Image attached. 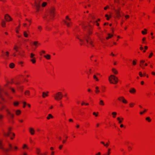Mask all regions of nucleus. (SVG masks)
<instances>
[{"label": "nucleus", "instance_id": "f257e3e1", "mask_svg": "<svg viewBox=\"0 0 155 155\" xmlns=\"http://www.w3.org/2000/svg\"><path fill=\"white\" fill-rule=\"evenodd\" d=\"M82 28L85 31H87L88 34L85 35L84 37V38L85 40L87 43L89 44L91 46H94L92 44V41L91 39L89 40L88 39H90V37L89 36V35L92 33V32L90 30L89 27H87L84 24H83L82 25Z\"/></svg>", "mask_w": 155, "mask_h": 155}, {"label": "nucleus", "instance_id": "f03ea898", "mask_svg": "<svg viewBox=\"0 0 155 155\" xmlns=\"http://www.w3.org/2000/svg\"><path fill=\"white\" fill-rule=\"evenodd\" d=\"M108 80L110 83L111 84H116L118 82V78L113 75H111L109 77Z\"/></svg>", "mask_w": 155, "mask_h": 155}, {"label": "nucleus", "instance_id": "7ed1b4c3", "mask_svg": "<svg viewBox=\"0 0 155 155\" xmlns=\"http://www.w3.org/2000/svg\"><path fill=\"white\" fill-rule=\"evenodd\" d=\"M53 97L55 100L59 101L62 99L63 95L61 92H59L54 94V95Z\"/></svg>", "mask_w": 155, "mask_h": 155}, {"label": "nucleus", "instance_id": "20e7f679", "mask_svg": "<svg viewBox=\"0 0 155 155\" xmlns=\"http://www.w3.org/2000/svg\"><path fill=\"white\" fill-rule=\"evenodd\" d=\"M11 128H9L8 129V132L6 133L4 131H3V135L5 137H8L10 136V134H11V135L10 136V138L12 140L13 138L12 137V136H13L14 137L15 136V134L14 133H12L11 132Z\"/></svg>", "mask_w": 155, "mask_h": 155}, {"label": "nucleus", "instance_id": "39448f33", "mask_svg": "<svg viewBox=\"0 0 155 155\" xmlns=\"http://www.w3.org/2000/svg\"><path fill=\"white\" fill-rule=\"evenodd\" d=\"M54 9L53 8H52L49 11V15H48L50 16L51 18H53L54 16Z\"/></svg>", "mask_w": 155, "mask_h": 155}, {"label": "nucleus", "instance_id": "423d86ee", "mask_svg": "<svg viewBox=\"0 0 155 155\" xmlns=\"http://www.w3.org/2000/svg\"><path fill=\"white\" fill-rule=\"evenodd\" d=\"M40 1L39 0H38L37 1L35 2V6L36 7V9L37 11H38L39 10V8L40 7Z\"/></svg>", "mask_w": 155, "mask_h": 155}, {"label": "nucleus", "instance_id": "0eeeda50", "mask_svg": "<svg viewBox=\"0 0 155 155\" xmlns=\"http://www.w3.org/2000/svg\"><path fill=\"white\" fill-rule=\"evenodd\" d=\"M0 149L2 150L5 153L6 155H8L7 152L8 151V149L4 148L2 145L1 142L0 141Z\"/></svg>", "mask_w": 155, "mask_h": 155}, {"label": "nucleus", "instance_id": "6e6552de", "mask_svg": "<svg viewBox=\"0 0 155 155\" xmlns=\"http://www.w3.org/2000/svg\"><path fill=\"white\" fill-rule=\"evenodd\" d=\"M120 9H119L118 10L115 9V12L117 17L118 18H119V17L121 16V15L120 14Z\"/></svg>", "mask_w": 155, "mask_h": 155}, {"label": "nucleus", "instance_id": "1a4fd4ad", "mask_svg": "<svg viewBox=\"0 0 155 155\" xmlns=\"http://www.w3.org/2000/svg\"><path fill=\"white\" fill-rule=\"evenodd\" d=\"M5 110L7 112L8 114L9 115L10 117L12 118H13L14 117V115L13 114L11 113L8 108H5Z\"/></svg>", "mask_w": 155, "mask_h": 155}, {"label": "nucleus", "instance_id": "9d476101", "mask_svg": "<svg viewBox=\"0 0 155 155\" xmlns=\"http://www.w3.org/2000/svg\"><path fill=\"white\" fill-rule=\"evenodd\" d=\"M5 18L7 21H9L12 20V18L11 17L8 15H5Z\"/></svg>", "mask_w": 155, "mask_h": 155}, {"label": "nucleus", "instance_id": "9b49d317", "mask_svg": "<svg viewBox=\"0 0 155 155\" xmlns=\"http://www.w3.org/2000/svg\"><path fill=\"white\" fill-rule=\"evenodd\" d=\"M29 131L31 135H33L34 134L35 130L33 128L31 127L29 129Z\"/></svg>", "mask_w": 155, "mask_h": 155}, {"label": "nucleus", "instance_id": "f8f14e48", "mask_svg": "<svg viewBox=\"0 0 155 155\" xmlns=\"http://www.w3.org/2000/svg\"><path fill=\"white\" fill-rule=\"evenodd\" d=\"M99 104L101 106H104V101L100 99H99Z\"/></svg>", "mask_w": 155, "mask_h": 155}, {"label": "nucleus", "instance_id": "ddd939ff", "mask_svg": "<svg viewBox=\"0 0 155 155\" xmlns=\"http://www.w3.org/2000/svg\"><path fill=\"white\" fill-rule=\"evenodd\" d=\"M48 91H47L46 93L45 92H42V97L43 98H45V97L48 96Z\"/></svg>", "mask_w": 155, "mask_h": 155}, {"label": "nucleus", "instance_id": "4468645a", "mask_svg": "<svg viewBox=\"0 0 155 155\" xmlns=\"http://www.w3.org/2000/svg\"><path fill=\"white\" fill-rule=\"evenodd\" d=\"M136 90L134 88H131L129 90V92L131 93H134L136 92Z\"/></svg>", "mask_w": 155, "mask_h": 155}, {"label": "nucleus", "instance_id": "2eb2a0df", "mask_svg": "<svg viewBox=\"0 0 155 155\" xmlns=\"http://www.w3.org/2000/svg\"><path fill=\"white\" fill-rule=\"evenodd\" d=\"M23 35L25 37L27 38L28 36V34L26 31H25L23 32Z\"/></svg>", "mask_w": 155, "mask_h": 155}, {"label": "nucleus", "instance_id": "dca6fc26", "mask_svg": "<svg viewBox=\"0 0 155 155\" xmlns=\"http://www.w3.org/2000/svg\"><path fill=\"white\" fill-rule=\"evenodd\" d=\"M121 98H123V102L124 104H127V101L123 97L121 96Z\"/></svg>", "mask_w": 155, "mask_h": 155}, {"label": "nucleus", "instance_id": "f3484780", "mask_svg": "<svg viewBox=\"0 0 155 155\" xmlns=\"http://www.w3.org/2000/svg\"><path fill=\"white\" fill-rule=\"evenodd\" d=\"M112 71L115 74H117L118 73L117 71L114 68H112Z\"/></svg>", "mask_w": 155, "mask_h": 155}, {"label": "nucleus", "instance_id": "a211bd4d", "mask_svg": "<svg viewBox=\"0 0 155 155\" xmlns=\"http://www.w3.org/2000/svg\"><path fill=\"white\" fill-rule=\"evenodd\" d=\"M108 36L106 38L107 39H108L111 38L113 36V35L110 34H108Z\"/></svg>", "mask_w": 155, "mask_h": 155}, {"label": "nucleus", "instance_id": "6ab92c4d", "mask_svg": "<svg viewBox=\"0 0 155 155\" xmlns=\"http://www.w3.org/2000/svg\"><path fill=\"white\" fill-rule=\"evenodd\" d=\"M53 117L51 114H49L48 116L47 117V119L48 120L50 118H53Z\"/></svg>", "mask_w": 155, "mask_h": 155}, {"label": "nucleus", "instance_id": "aec40b11", "mask_svg": "<svg viewBox=\"0 0 155 155\" xmlns=\"http://www.w3.org/2000/svg\"><path fill=\"white\" fill-rule=\"evenodd\" d=\"M101 143H102L105 147H107L109 145V144L107 143L106 144H105L104 142L103 141H101Z\"/></svg>", "mask_w": 155, "mask_h": 155}, {"label": "nucleus", "instance_id": "412c9836", "mask_svg": "<svg viewBox=\"0 0 155 155\" xmlns=\"http://www.w3.org/2000/svg\"><path fill=\"white\" fill-rule=\"evenodd\" d=\"M44 57L47 59H49L50 58V55L49 54H47L46 55H44Z\"/></svg>", "mask_w": 155, "mask_h": 155}, {"label": "nucleus", "instance_id": "4be33fe9", "mask_svg": "<svg viewBox=\"0 0 155 155\" xmlns=\"http://www.w3.org/2000/svg\"><path fill=\"white\" fill-rule=\"evenodd\" d=\"M1 25L2 27H4L5 26V22L3 20H2Z\"/></svg>", "mask_w": 155, "mask_h": 155}, {"label": "nucleus", "instance_id": "5701e85b", "mask_svg": "<svg viewBox=\"0 0 155 155\" xmlns=\"http://www.w3.org/2000/svg\"><path fill=\"white\" fill-rule=\"evenodd\" d=\"M36 149L37 154H40V152L41 151L38 148H36ZM40 154L42 155V154Z\"/></svg>", "mask_w": 155, "mask_h": 155}, {"label": "nucleus", "instance_id": "b1692460", "mask_svg": "<svg viewBox=\"0 0 155 155\" xmlns=\"http://www.w3.org/2000/svg\"><path fill=\"white\" fill-rule=\"evenodd\" d=\"M64 21L65 23L67 25L68 27L70 26V24L69 22L67 21Z\"/></svg>", "mask_w": 155, "mask_h": 155}, {"label": "nucleus", "instance_id": "393cba45", "mask_svg": "<svg viewBox=\"0 0 155 155\" xmlns=\"http://www.w3.org/2000/svg\"><path fill=\"white\" fill-rule=\"evenodd\" d=\"M76 38L78 39H79L80 40V41H81V42L82 43L81 44V45H82L83 44H84L83 40L82 39L80 38L78 36L76 37Z\"/></svg>", "mask_w": 155, "mask_h": 155}, {"label": "nucleus", "instance_id": "a878e982", "mask_svg": "<svg viewBox=\"0 0 155 155\" xmlns=\"http://www.w3.org/2000/svg\"><path fill=\"white\" fill-rule=\"evenodd\" d=\"M144 30L145 31H141V33L143 35H145L147 33V30L146 29H144Z\"/></svg>", "mask_w": 155, "mask_h": 155}, {"label": "nucleus", "instance_id": "bb28decb", "mask_svg": "<svg viewBox=\"0 0 155 155\" xmlns=\"http://www.w3.org/2000/svg\"><path fill=\"white\" fill-rule=\"evenodd\" d=\"M15 66V64L13 63H11L9 65V67L11 68H13Z\"/></svg>", "mask_w": 155, "mask_h": 155}, {"label": "nucleus", "instance_id": "cd10ccee", "mask_svg": "<svg viewBox=\"0 0 155 155\" xmlns=\"http://www.w3.org/2000/svg\"><path fill=\"white\" fill-rule=\"evenodd\" d=\"M21 113V111L19 110H18L16 111V114L17 115H19Z\"/></svg>", "mask_w": 155, "mask_h": 155}, {"label": "nucleus", "instance_id": "c85d7f7f", "mask_svg": "<svg viewBox=\"0 0 155 155\" xmlns=\"http://www.w3.org/2000/svg\"><path fill=\"white\" fill-rule=\"evenodd\" d=\"M117 113L116 112H113L112 113V114L113 115V117L114 118L115 117L116 115H117Z\"/></svg>", "mask_w": 155, "mask_h": 155}, {"label": "nucleus", "instance_id": "c756f323", "mask_svg": "<svg viewBox=\"0 0 155 155\" xmlns=\"http://www.w3.org/2000/svg\"><path fill=\"white\" fill-rule=\"evenodd\" d=\"M31 61L33 63H35L36 62L35 60V58H33L31 60Z\"/></svg>", "mask_w": 155, "mask_h": 155}, {"label": "nucleus", "instance_id": "7c9ffc66", "mask_svg": "<svg viewBox=\"0 0 155 155\" xmlns=\"http://www.w3.org/2000/svg\"><path fill=\"white\" fill-rule=\"evenodd\" d=\"M35 56V54H33V53H31V55H30V58H35L34 57V56Z\"/></svg>", "mask_w": 155, "mask_h": 155}, {"label": "nucleus", "instance_id": "2f4dec72", "mask_svg": "<svg viewBox=\"0 0 155 155\" xmlns=\"http://www.w3.org/2000/svg\"><path fill=\"white\" fill-rule=\"evenodd\" d=\"M25 95H29V91L27 90L25 91Z\"/></svg>", "mask_w": 155, "mask_h": 155}, {"label": "nucleus", "instance_id": "473e14b6", "mask_svg": "<svg viewBox=\"0 0 155 155\" xmlns=\"http://www.w3.org/2000/svg\"><path fill=\"white\" fill-rule=\"evenodd\" d=\"M93 78L94 79L96 80L97 81H98V79L97 78V77L95 75H94L93 76Z\"/></svg>", "mask_w": 155, "mask_h": 155}, {"label": "nucleus", "instance_id": "72a5a7b5", "mask_svg": "<svg viewBox=\"0 0 155 155\" xmlns=\"http://www.w3.org/2000/svg\"><path fill=\"white\" fill-rule=\"evenodd\" d=\"M117 119L119 121V124H120L122 123V120H120V118L119 117H117Z\"/></svg>", "mask_w": 155, "mask_h": 155}, {"label": "nucleus", "instance_id": "f704fd0d", "mask_svg": "<svg viewBox=\"0 0 155 155\" xmlns=\"http://www.w3.org/2000/svg\"><path fill=\"white\" fill-rule=\"evenodd\" d=\"M18 47H17L16 46H15L14 47V49L16 51H18Z\"/></svg>", "mask_w": 155, "mask_h": 155}, {"label": "nucleus", "instance_id": "c9c22d12", "mask_svg": "<svg viewBox=\"0 0 155 155\" xmlns=\"http://www.w3.org/2000/svg\"><path fill=\"white\" fill-rule=\"evenodd\" d=\"M19 104V102H15L14 103V104L15 106H17Z\"/></svg>", "mask_w": 155, "mask_h": 155}, {"label": "nucleus", "instance_id": "e433bc0d", "mask_svg": "<svg viewBox=\"0 0 155 155\" xmlns=\"http://www.w3.org/2000/svg\"><path fill=\"white\" fill-rule=\"evenodd\" d=\"M146 120L148 121V122H150L151 121V120L149 117H147L146 118Z\"/></svg>", "mask_w": 155, "mask_h": 155}, {"label": "nucleus", "instance_id": "4c0bfd02", "mask_svg": "<svg viewBox=\"0 0 155 155\" xmlns=\"http://www.w3.org/2000/svg\"><path fill=\"white\" fill-rule=\"evenodd\" d=\"M10 89L11 90V91H12V92L14 93L15 92V90L14 88H12V87H10Z\"/></svg>", "mask_w": 155, "mask_h": 155}, {"label": "nucleus", "instance_id": "58836bf2", "mask_svg": "<svg viewBox=\"0 0 155 155\" xmlns=\"http://www.w3.org/2000/svg\"><path fill=\"white\" fill-rule=\"evenodd\" d=\"M38 44V41H34L33 42V44L34 45L36 46L37 44Z\"/></svg>", "mask_w": 155, "mask_h": 155}, {"label": "nucleus", "instance_id": "ea45409f", "mask_svg": "<svg viewBox=\"0 0 155 155\" xmlns=\"http://www.w3.org/2000/svg\"><path fill=\"white\" fill-rule=\"evenodd\" d=\"M85 104V105H89V104L87 103H85L84 102H82V103L81 104V105H83L84 104Z\"/></svg>", "mask_w": 155, "mask_h": 155}, {"label": "nucleus", "instance_id": "a19ab883", "mask_svg": "<svg viewBox=\"0 0 155 155\" xmlns=\"http://www.w3.org/2000/svg\"><path fill=\"white\" fill-rule=\"evenodd\" d=\"M118 99L120 101L123 102V98H121V97H118Z\"/></svg>", "mask_w": 155, "mask_h": 155}, {"label": "nucleus", "instance_id": "79ce46f5", "mask_svg": "<svg viewBox=\"0 0 155 155\" xmlns=\"http://www.w3.org/2000/svg\"><path fill=\"white\" fill-rule=\"evenodd\" d=\"M46 4H47V3L46 2H44L42 4V6L43 7H45L46 5Z\"/></svg>", "mask_w": 155, "mask_h": 155}, {"label": "nucleus", "instance_id": "37998d69", "mask_svg": "<svg viewBox=\"0 0 155 155\" xmlns=\"http://www.w3.org/2000/svg\"><path fill=\"white\" fill-rule=\"evenodd\" d=\"M5 53H6V55L7 57H8L9 56V52L8 51H6Z\"/></svg>", "mask_w": 155, "mask_h": 155}, {"label": "nucleus", "instance_id": "c03bdc74", "mask_svg": "<svg viewBox=\"0 0 155 155\" xmlns=\"http://www.w3.org/2000/svg\"><path fill=\"white\" fill-rule=\"evenodd\" d=\"M3 115L0 114V120H1L3 117Z\"/></svg>", "mask_w": 155, "mask_h": 155}, {"label": "nucleus", "instance_id": "a18cd8bd", "mask_svg": "<svg viewBox=\"0 0 155 155\" xmlns=\"http://www.w3.org/2000/svg\"><path fill=\"white\" fill-rule=\"evenodd\" d=\"M23 104H24V106H23V107L24 108H25V105H26V102H23Z\"/></svg>", "mask_w": 155, "mask_h": 155}, {"label": "nucleus", "instance_id": "49530a36", "mask_svg": "<svg viewBox=\"0 0 155 155\" xmlns=\"http://www.w3.org/2000/svg\"><path fill=\"white\" fill-rule=\"evenodd\" d=\"M105 16L107 18V20H109V17L108 15H107L106 14L105 15Z\"/></svg>", "mask_w": 155, "mask_h": 155}, {"label": "nucleus", "instance_id": "de8ad7c7", "mask_svg": "<svg viewBox=\"0 0 155 155\" xmlns=\"http://www.w3.org/2000/svg\"><path fill=\"white\" fill-rule=\"evenodd\" d=\"M94 24L96 25L97 26H98L99 25V24L97 22V21H96L94 22Z\"/></svg>", "mask_w": 155, "mask_h": 155}, {"label": "nucleus", "instance_id": "09e8293b", "mask_svg": "<svg viewBox=\"0 0 155 155\" xmlns=\"http://www.w3.org/2000/svg\"><path fill=\"white\" fill-rule=\"evenodd\" d=\"M153 55V53L152 52H151L150 53V54L149 56V58H150L152 57V56Z\"/></svg>", "mask_w": 155, "mask_h": 155}, {"label": "nucleus", "instance_id": "8fccbe9b", "mask_svg": "<svg viewBox=\"0 0 155 155\" xmlns=\"http://www.w3.org/2000/svg\"><path fill=\"white\" fill-rule=\"evenodd\" d=\"M139 74L140 77H142L143 76V74L141 72H139Z\"/></svg>", "mask_w": 155, "mask_h": 155}, {"label": "nucleus", "instance_id": "3c124183", "mask_svg": "<svg viewBox=\"0 0 155 155\" xmlns=\"http://www.w3.org/2000/svg\"><path fill=\"white\" fill-rule=\"evenodd\" d=\"M110 152H107L106 153L104 154L103 155H110Z\"/></svg>", "mask_w": 155, "mask_h": 155}, {"label": "nucleus", "instance_id": "603ef678", "mask_svg": "<svg viewBox=\"0 0 155 155\" xmlns=\"http://www.w3.org/2000/svg\"><path fill=\"white\" fill-rule=\"evenodd\" d=\"M93 114L94 115H95L96 117H97V116L98 115H97V114H96V113L95 112H94L93 113Z\"/></svg>", "mask_w": 155, "mask_h": 155}, {"label": "nucleus", "instance_id": "864d4df0", "mask_svg": "<svg viewBox=\"0 0 155 155\" xmlns=\"http://www.w3.org/2000/svg\"><path fill=\"white\" fill-rule=\"evenodd\" d=\"M133 64L134 65H135L136 64V62L135 61H133Z\"/></svg>", "mask_w": 155, "mask_h": 155}, {"label": "nucleus", "instance_id": "5fc2aeb1", "mask_svg": "<svg viewBox=\"0 0 155 155\" xmlns=\"http://www.w3.org/2000/svg\"><path fill=\"white\" fill-rule=\"evenodd\" d=\"M95 92L96 93H98L100 92V91L98 90H96L95 91Z\"/></svg>", "mask_w": 155, "mask_h": 155}, {"label": "nucleus", "instance_id": "6e6d98bb", "mask_svg": "<svg viewBox=\"0 0 155 155\" xmlns=\"http://www.w3.org/2000/svg\"><path fill=\"white\" fill-rule=\"evenodd\" d=\"M144 62H145V61L144 60H141L140 61V63H143Z\"/></svg>", "mask_w": 155, "mask_h": 155}, {"label": "nucleus", "instance_id": "4d7b16f0", "mask_svg": "<svg viewBox=\"0 0 155 155\" xmlns=\"http://www.w3.org/2000/svg\"><path fill=\"white\" fill-rule=\"evenodd\" d=\"M66 18L68 20H71V19L68 18V16H67L66 17Z\"/></svg>", "mask_w": 155, "mask_h": 155}, {"label": "nucleus", "instance_id": "13d9d810", "mask_svg": "<svg viewBox=\"0 0 155 155\" xmlns=\"http://www.w3.org/2000/svg\"><path fill=\"white\" fill-rule=\"evenodd\" d=\"M133 105H134V103H130L129 104V105L130 107H132Z\"/></svg>", "mask_w": 155, "mask_h": 155}, {"label": "nucleus", "instance_id": "bf43d9fd", "mask_svg": "<svg viewBox=\"0 0 155 155\" xmlns=\"http://www.w3.org/2000/svg\"><path fill=\"white\" fill-rule=\"evenodd\" d=\"M109 8V6H107V7H104V10H106L107 8Z\"/></svg>", "mask_w": 155, "mask_h": 155}, {"label": "nucleus", "instance_id": "052dcab7", "mask_svg": "<svg viewBox=\"0 0 155 155\" xmlns=\"http://www.w3.org/2000/svg\"><path fill=\"white\" fill-rule=\"evenodd\" d=\"M19 54L21 56H23V53H19Z\"/></svg>", "mask_w": 155, "mask_h": 155}, {"label": "nucleus", "instance_id": "680f3d73", "mask_svg": "<svg viewBox=\"0 0 155 155\" xmlns=\"http://www.w3.org/2000/svg\"><path fill=\"white\" fill-rule=\"evenodd\" d=\"M125 17L126 18H129V16L128 15H127L125 16Z\"/></svg>", "mask_w": 155, "mask_h": 155}, {"label": "nucleus", "instance_id": "e2e57ef3", "mask_svg": "<svg viewBox=\"0 0 155 155\" xmlns=\"http://www.w3.org/2000/svg\"><path fill=\"white\" fill-rule=\"evenodd\" d=\"M145 39H146V38H145V37L143 38V39H142V40H143V43H144V41L145 40Z\"/></svg>", "mask_w": 155, "mask_h": 155}, {"label": "nucleus", "instance_id": "0e129e2a", "mask_svg": "<svg viewBox=\"0 0 155 155\" xmlns=\"http://www.w3.org/2000/svg\"><path fill=\"white\" fill-rule=\"evenodd\" d=\"M62 145H61L59 147V148L60 149H61L62 148Z\"/></svg>", "mask_w": 155, "mask_h": 155}, {"label": "nucleus", "instance_id": "69168bd1", "mask_svg": "<svg viewBox=\"0 0 155 155\" xmlns=\"http://www.w3.org/2000/svg\"><path fill=\"white\" fill-rule=\"evenodd\" d=\"M140 49L141 50H142L143 49V48L141 46V47H140Z\"/></svg>", "mask_w": 155, "mask_h": 155}, {"label": "nucleus", "instance_id": "338daca9", "mask_svg": "<svg viewBox=\"0 0 155 155\" xmlns=\"http://www.w3.org/2000/svg\"><path fill=\"white\" fill-rule=\"evenodd\" d=\"M22 155H27V154L25 152L23 153Z\"/></svg>", "mask_w": 155, "mask_h": 155}, {"label": "nucleus", "instance_id": "774afa93", "mask_svg": "<svg viewBox=\"0 0 155 155\" xmlns=\"http://www.w3.org/2000/svg\"><path fill=\"white\" fill-rule=\"evenodd\" d=\"M101 155V153L100 152H98V153L96 154V155Z\"/></svg>", "mask_w": 155, "mask_h": 155}]
</instances>
